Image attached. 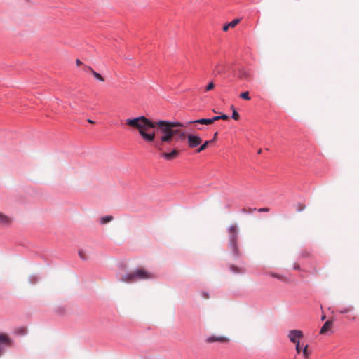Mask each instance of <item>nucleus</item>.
I'll use <instances>...</instances> for the list:
<instances>
[{"mask_svg": "<svg viewBox=\"0 0 359 359\" xmlns=\"http://www.w3.org/2000/svg\"><path fill=\"white\" fill-rule=\"evenodd\" d=\"M126 125L132 129L137 130L141 137L149 143L154 142L156 137L155 131H151V129L157 127L156 133L160 141L156 144V147L159 149H162L164 144L171 143L175 140V135H179L180 138L184 140L186 137L184 132L174 129V128L187 126V125L178 121H152L144 116L134 118H128L126 120Z\"/></svg>", "mask_w": 359, "mask_h": 359, "instance_id": "obj_1", "label": "nucleus"}, {"mask_svg": "<svg viewBox=\"0 0 359 359\" xmlns=\"http://www.w3.org/2000/svg\"><path fill=\"white\" fill-rule=\"evenodd\" d=\"M154 276L153 273L146 271L144 269H137L130 273L122 276L120 280L123 283H130L135 282L138 280H145L153 278Z\"/></svg>", "mask_w": 359, "mask_h": 359, "instance_id": "obj_2", "label": "nucleus"}, {"mask_svg": "<svg viewBox=\"0 0 359 359\" xmlns=\"http://www.w3.org/2000/svg\"><path fill=\"white\" fill-rule=\"evenodd\" d=\"M205 342L208 344L219 343V344H228L230 341V339L224 335H215L212 334L208 337L205 339Z\"/></svg>", "mask_w": 359, "mask_h": 359, "instance_id": "obj_3", "label": "nucleus"}, {"mask_svg": "<svg viewBox=\"0 0 359 359\" xmlns=\"http://www.w3.org/2000/svg\"><path fill=\"white\" fill-rule=\"evenodd\" d=\"M185 137L187 138V144L189 148L196 147L202 142V139L198 135L189 134Z\"/></svg>", "mask_w": 359, "mask_h": 359, "instance_id": "obj_4", "label": "nucleus"}, {"mask_svg": "<svg viewBox=\"0 0 359 359\" xmlns=\"http://www.w3.org/2000/svg\"><path fill=\"white\" fill-rule=\"evenodd\" d=\"M303 337V332L299 330H292L288 333L290 341L295 344L299 343Z\"/></svg>", "mask_w": 359, "mask_h": 359, "instance_id": "obj_5", "label": "nucleus"}, {"mask_svg": "<svg viewBox=\"0 0 359 359\" xmlns=\"http://www.w3.org/2000/svg\"><path fill=\"white\" fill-rule=\"evenodd\" d=\"M12 344L11 339L6 334H0V356L7 347Z\"/></svg>", "mask_w": 359, "mask_h": 359, "instance_id": "obj_6", "label": "nucleus"}, {"mask_svg": "<svg viewBox=\"0 0 359 359\" xmlns=\"http://www.w3.org/2000/svg\"><path fill=\"white\" fill-rule=\"evenodd\" d=\"M229 231L230 233V241L231 243L234 246L236 245V240L237 239L238 236V229L236 225H231L229 229Z\"/></svg>", "mask_w": 359, "mask_h": 359, "instance_id": "obj_7", "label": "nucleus"}, {"mask_svg": "<svg viewBox=\"0 0 359 359\" xmlns=\"http://www.w3.org/2000/svg\"><path fill=\"white\" fill-rule=\"evenodd\" d=\"M180 154V151L177 149H173L171 152L167 153L164 152L161 154V156L165 158L166 160L170 161L176 158Z\"/></svg>", "mask_w": 359, "mask_h": 359, "instance_id": "obj_8", "label": "nucleus"}, {"mask_svg": "<svg viewBox=\"0 0 359 359\" xmlns=\"http://www.w3.org/2000/svg\"><path fill=\"white\" fill-rule=\"evenodd\" d=\"M238 76L243 80H249L251 77L250 72L245 69H240L238 72Z\"/></svg>", "mask_w": 359, "mask_h": 359, "instance_id": "obj_9", "label": "nucleus"}, {"mask_svg": "<svg viewBox=\"0 0 359 359\" xmlns=\"http://www.w3.org/2000/svg\"><path fill=\"white\" fill-rule=\"evenodd\" d=\"M192 123L210 125V124H212V121L211 120V118H201V119L189 121L187 123V125H190Z\"/></svg>", "mask_w": 359, "mask_h": 359, "instance_id": "obj_10", "label": "nucleus"}, {"mask_svg": "<svg viewBox=\"0 0 359 359\" xmlns=\"http://www.w3.org/2000/svg\"><path fill=\"white\" fill-rule=\"evenodd\" d=\"M240 22V19H235L233 20H232L231 22L225 25L224 27H223V30L224 32H226L228 31V29L229 28H233L236 25H237Z\"/></svg>", "mask_w": 359, "mask_h": 359, "instance_id": "obj_11", "label": "nucleus"}, {"mask_svg": "<svg viewBox=\"0 0 359 359\" xmlns=\"http://www.w3.org/2000/svg\"><path fill=\"white\" fill-rule=\"evenodd\" d=\"M332 323L330 320L325 322L320 330V334H323L326 333L332 327Z\"/></svg>", "mask_w": 359, "mask_h": 359, "instance_id": "obj_12", "label": "nucleus"}, {"mask_svg": "<svg viewBox=\"0 0 359 359\" xmlns=\"http://www.w3.org/2000/svg\"><path fill=\"white\" fill-rule=\"evenodd\" d=\"M303 348H302V354H303V357L305 358V359H308L310 355H311V351H309V346L306 344L305 346H303Z\"/></svg>", "mask_w": 359, "mask_h": 359, "instance_id": "obj_13", "label": "nucleus"}, {"mask_svg": "<svg viewBox=\"0 0 359 359\" xmlns=\"http://www.w3.org/2000/svg\"><path fill=\"white\" fill-rule=\"evenodd\" d=\"M212 142V140H207L205 141L203 144H201L200 146V147L196 150V152L197 153H200L203 151H204L205 149H206V148L208 147V145L210 144H211Z\"/></svg>", "mask_w": 359, "mask_h": 359, "instance_id": "obj_14", "label": "nucleus"}, {"mask_svg": "<svg viewBox=\"0 0 359 359\" xmlns=\"http://www.w3.org/2000/svg\"><path fill=\"white\" fill-rule=\"evenodd\" d=\"M91 74L97 80L100 81V82H104L105 81L104 77L100 74L97 73L93 69H91Z\"/></svg>", "mask_w": 359, "mask_h": 359, "instance_id": "obj_15", "label": "nucleus"}, {"mask_svg": "<svg viewBox=\"0 0 359 359\" xmlns=\"http://www.w3.org/2000/svg\"><path fill=\"white\" fill-rule=\"evenodd\" d=\"M113 219H114V217L111 215L104 216L100 219V223L102 224H105L112 221Z\"/></svg>", "mask_w": 359, "mask_h": 359, "instance_id": "obj_16", "label": "nucleus"}, {"mask_svg": "<svg viewBox=\"0 0 359 359\" xmlns=\"http://www.w3.org/2000/svg\"><path fill=\"white\" fill-rule=\"evenodd\" d=\"M9 222V218L0 212V224H6Z\"/></svg>", "mask_w": 359, "mask_h": 359, "instance_id": "obj_17", "label": "nucleus"}, {"mask_svg": "<svg viewBox=\"0 0 359 359\" xmlns=\"http://www.w3.org/2000/svg\"><path fill=\"white\" fill-rule=\"evenodd\" d=\"M79 256L82 260H87L88 257L85 251L81 250L79 251Z\"/></svg>", "mask_w": 359, "mask_h": 359, "instance_id": "obj_18", "label": "nucleus"}, {"mask_svg": "<svg viewBox=\"0 0 359 359\" xmlns=\"http://www.w3.org/2000/svg\"><path fill=\"white\" fill-rule=\"evenodd\" d=\"M38 280H39V278L35 275H32L29 278V282L30 283V284H34V283H37Z\"/></svg>", "mask_w": 359, "mask_h": 359, "instance_id": "obj_19", "label": "nucleus"}, {"mask_svg": "<svg viewBox=\"0 0 359 359\" xmlns=\"http://www.w3.org/2000/svg\"><path fill=\"white\" fill-rule=\"evenodd\" d=\"M255 210H257L256 208H243L241 212L244 214H249V213L253 212Z\"/></svg>", "mask_w": 359, "mask_h": 359, "instance_id": "obj_20", "label": "nucleus"}, {"mask_svg": "<svg viewBox=\"0 0 359 359\" xmlns=\"http://www.w3.org/2000/svg\"><path fill=\"white\" fill-rule=\"evenodd\" d=\"M240 97L244 100H250V97L249 95V93L248 91L243 92L240 94Z\"/></svg>", "mask_w": 359, "mask_h": 359, "instance_id": "obj_21", "label": "nucleus"}, {"mask_svg": "<svg viewBox=\"0 0 359 359\" xmlns=\"http://www.w3.org/2000/svg\"><path fill=\"white\" fill-rule=\"evenodd\" d=\"M353 306H348V307H345V308H342L339 310V312L341 313H346L348 312H350L353 310Z\"/></svg>", "mask_w": 359, "mask_h": 359, "instance_id": "obj_22", "label": "nucleus"}, {"mask_svg": "<svg viewBox=\"0 0 359 359\" xmlns=\"http://www.w3.org/2000/svg\"><path fill=\"white\" fill-rule=\"evenodd\" d=\"M230 269L233 272V273H241L242 272V270L241 269H239L238 267L234 266V265H232L230 266Z\"/></svg>", "mask_w": 359, "mask_h": 359, "instance_id": "obj_23", "label": "nucleus"}, {"mask_svg": "<svg viewBox=\"0 0 359 359\" xmlns=\"http://www.w3.org/2000/svg\"><path fill=\"white\" fill-rule=\"evenodd\" d=\"M16 332L20 334H25L27 333V330L24 327H20L16 330Z\"/></svg>", "mask_w": 359, "mask_h": 359, "instance_id": "obj_24", "label": "nucleus"}, {"mask_svg": "<svg viewBox=\"0 0 359 359\" xmlns=\"http://www.w3.org/2000/svg\"><path fill=\"white\" fill-rule=\"evenodd\" d=\"M302 346H301L300 342L295 344V350L298 354H300L302 351Z\"/></svg>", "mask_w": 359, "mask_h": 359, "instance_id": "obj_25", "label": "nucleus"}, {"mask_svg": "<svg viewBox=\"0 0 359 359\" xmlns=\"http://www.w3.org/2000/svg\"><path fill=\"white\" fill-rule=\"evenodd\" d=\"M232 118L234 120H238L239 118H240L239 114L236 110H234V109L233 110Z\"/></svg>", "mask_w": 359, "mask_h": 359, "instance_id": "obj_26", "label": "nucleus"}, {"mask_svg": "<svg viewBox=\"0 0 359 359\" xmlns=\"http://www.w3.org/2000/svg\"><path fill=\"white\" fill-rule=\"evenodd\" d=\"M215 87V84L213 83V82H210L207 86H206V91H210L211 90H212Z\"/></svg>", "mask_w": 359, "mask_h": 359, "instance_id": "obj_27", "label": "nucleus"}, {"mask_svg": "<svg viewBox=\"0 0 359 359\" xmlns=\"http://www.w3.org/2000/svg\"><path fill=\"white\" fill-rule=\"evenodd\" d=\"M304 209H305V205H304V204L299 203L297 206V210L299 212L302 211Z\"/></svg>", "mask_w": 359, "mask_h": 359, "instance_id": "obj_28", "label": "nucleus"}, {"mask_svg": "<svg viewBox=\"0 0 359 359\" xmlns=\"http://www.w3.org/2000/svg\"><path fill=\"white\" fill-rule=\"evenodd\" d=\"M257 211L259 212H266L269 211V208H262L258 209Z\"/></svg>", "mask_w": 359, "mask_h": 359, "instance_id": "obj_29", "label": "nucleus"}, {"mask_svg": "<svg viewBox=\"0 0 359 359\" xmlns=\"http://www.w3.org/2000/svg\"><path fill=\"white\" fill-rule=\"evenodd\" d=\"M219 118L221 120H228L229 119V116L226 114H222V115L219 116Z\"/></svg>", "mask_w": 359, "mask_h": 359, "instance_id": "obj_30", "label": "nucleus"}, {"mask_svg": "<svg viewBox=\"0 0 359 359\" xmlns=\"http://www.w3.org/2000/svg\"><path fill=\"white\" fill-rule=\"evenodd\" d=\"M211 120L212 121L213 123L215 121L220 120L219 116H214L213 118H211Z\"/></svg>", "mask_w": 359, "mask_h": 359, "instance_id": "obj_31", "label": "nucleus"}, {"mask_svg": "<svg viewBox=\"0 0 359 359\" xmlns=\"http://www.w3.org/2000/svg\"><path fill=\"white\" fill-rule=\"evenodd\" d=\"M76 65H77L78 66H79V65H82V62H81L80 60H79V59H77V60H76Z\"/></svg>", "mask_w": 359, "mask_h": 359, "instance_id": "obj_32", "label": "nucleus"}, {"mask_svg": "<svg viewBox=\"0 0 359 359\" xmlns=\"http://www.w3.org/2000/svg\"><path fill=\"white\" fill-rule=\"evenodd\" d=\"M217 134H218V133H217V132H216V133L214 134L213 139L212 140V142H213L214 141H215V140H216L217 137Z\"/></svg>", "mask_w": 359, "mask_h": 359, "instance_id": "obj_33", "label": "nucleus"}, {"mask_svg": "<svg viewBox=\"0 0 359 359\" xmlns=\"http://www.w3.org/2000/svg\"><path fill=\"white\" fill-rule=\"evenodd\" d=\"M272 276H273V277H275V278H278V279H282V276H280V275L273 274Z\"/></svg>", "mask_w": 359, "mask_h": 359, "instance_id": "obj_34", "label": "nucleus"}, {"mask_svg": "<svg viewBox=\"0 0 359 359\" xmlns=\"http://www.w3.org/2000/svg\"><path fill=\"white\" fill-rule=\"evenodd\" d=\"M217 69V67L216 66V67H215V69L213 70V72H214V73H217V74H218V73H219V71H218Z\"/></svg>", "mask_w": 359, "mask_h": 359, "instance_id": "obj_35", "label": "nucleus"}, {"mask_svg": "<svg viewBox=\"0 0 359 359\" xmlns=\"http://www.w3.org/2000/svg\"><path fill=\"white\" fill-rule=\"evenodd\" d=\"M294 268L295 269H299V268H300V267H299V265H298V264H295Z\"/></svg>", "mask_w": 359, "mask_h": 359, "instance_id": "obj_36", "label": "nucleus"}, {"mask_svg": "<svg viewBox=\"0 0 359 359\" xmlns=\"http://www.w3.org/2000/svg\"><path fill=\"white\" fill-rule=\"evenodd\" d=\"M88 122L90 123H94V121L90 119H88Z\"/></svg>", "mask_w": 359, "mask_h": 359, "instance_id": "obj_37", "label": "nucleus"}, {"mask_svg": "<svg viewBox=\"0 0 359 359\" xmlns=\"http://www.w3.org/2000/svg\"><path fill=\"white\" fill-rule=\"evenodd\" d=\"M205 299H208L209 298V296L208 294H204V296H203Z\"/></svg>", "mask_w": 359, "mask_h": 359, "instance_id": "obj_38", "label": "nucleus"}, {"mask_svg": "<svg viewBox=\"0 0 359 359\" xmlns=\"http://www.w3.org/2000/svg\"><path fill=\"white\" fill-rule=\"evenodd\" d=\"M87 69H88V70H89V71H90V72L91 73V69H92L90 67H89V66H88V67H87Z\"/></svg>", "mask_w": 359, "mask_h": 359, "instance_id": "obj_39", "label": "nucleus"}, {"mask_svg": "<svg viewBox=\"0 0 359 359\" xmlns=\"http://www.w3.org/2000/svg\"><path fill=\"white\" fill-rule=\"evenodd\" d=\"M261 153H262V149H259V150L258 151V154H260Z\"/></svg>", "mask_w": 359, "mask_h": 359, "instance_id": "obj_40", "label": "nucleus"}]
</instances>
